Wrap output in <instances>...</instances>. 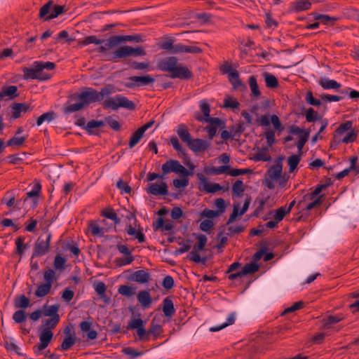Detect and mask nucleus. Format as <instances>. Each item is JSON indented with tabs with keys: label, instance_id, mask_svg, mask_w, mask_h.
Returning a JSON list of instances; mask_svg holds the SVG:
<instances>
[{
	"label": "nucleus",
	"instance_id": "41",
	"mask_svg": "<svg viewBox=\"0 0 359 359\" xmlns=\"http://www.w3.org/2000/svg\"><path fill=\"white\" fill-rule=\"evenodd\" d=\"M56 118V114L53 111H50L41 114L36 120V125L41 126L43 122L50 123Z\"/></svg>",
	"mask_w": 359,
	"mask_h": 359
},
{
	"label": "nucleus",
	"instance_id": "8",
	"mask_svg": "<svg viewBox=\"0 0 359 359\" xmlns=\"http://www.w3.org/2000/svg\"><path fill=\"white\" fill-rule=\"evenodd\" d=\"M194 236L197 239V242L187 258L195 263L205 264L207 262V258L205 257H201L199 252L205 249L208 238L205 235L201 233L194 234Z\"/></svg>",
	"mask_w": 359,
	"mask_h": 359
},
{
	"label": "nucleus",
	"instance_id": "60",
	"mask_svg": "<svg viewBox=\"0 0 359 359\" xmlns=\"http://www.w3.org/2000/svg\"><path fill=\"white\" fill-rule=\"evenodd\" d=\"M244 191L245 188L241 180H238L232 186V191L237 196H241Z\"/></svg>",
	"mask_w": 359,
	"mask_h": 359
},
{
	"label": "nucleus",
	"instance_id": "32",
	"mask_svg": "<svg viewBox=\"0 0 359 359\" xmlns=\"http://www.w3.org/2000/svg\"><path fill=\"white\" fill-rule=\"evenodd\" d=\"M126 231L130 236H134L139 243H143L145 241V236L141 231H137L136 229L128 224L126 227Z\"/></svg>",
	"mask_w": 359,
	"mask_h": 359
},
{
	"label": "nucleus",
	"instance_id": "34",
	"mask_svg": "<svg viewBox=\"0 0 359 359\" xmlns=\"http://www.w3.org/2000/svg\"><path fill=\"white\" fill-rule=\"evenodd\" d=\"M30 305V301L28 297L24 294H21L15 298L14 306L16 309H25Z\"/></svg>",
	"mask_w": 359,
	"mask_h": 359
},
{
	"label": "nucleus",
	"instance_id": "44",
	"mask_svg": "<svg viewBox=\"0 0 359 359\" xmlns=\"http://www.w3.org/2000/svg\"><path fill=\"white\" fill-rule=\"evenodd\" d=\"M314 19L316 20H319L322 23L325 25H334V22L339 19L336 17H330L327 15H323V14H315Z\"/></svg>",
	"mask_w": 359,
	"mask_h": 359
},
{
	"label": "nucleus",
	"instance_id": "33",
	"mask_svg": "<svg viewBox=\"0 0 359 359\" xmlns=\"http://www.w3.org/2000/svg\"><path fill=\"white\" fill-rule=\"evenodd\" d=\"M101 215L112 220L115 224H119L121 223V219L111 208H107L103 210L101 212Z\"/></svg>",
	"mask_w": 359,
	"mask_h": 359
},
{
	"label": "nucleus",
	"instance_id": "40",
	"mask_svg": "<svg viewBox=\"0 0 359 359\" xmlns=\"http://www.w3.org/2000/svg\"><path fill=\"white\" fill-rule=\"evenodd\" d=\"M121 352L128 356V359H135L137 357L142 356L144 354L143 351H138L131 346L124 347Z\"/></svg>",
	"mask_w": 359,
	"mask_h": 359
},
{
	"label": "nucleus",
	"instance_id": "10",
	"mask_svg": "<svg viewBox=\"0 0 359 359\" xmlns=\"http://www.w3.org/2000/svg\"><path fill=\"white\" fill-rule=\"evenodd\" d=\"M162 170L164 174L172 172L186 177L193 175L192 172L187 170L178 161L172 159L167 161L162 165Z\"/></svg>",
	"mask_w": 359,
	"mask_h": 359
},
{
	"label": "nucleus",
	"instance_id": "17",
	"mask_svg": "<svg viewBox=\"0 0 359 359\" xmlns=\"http://www.w3.org/2000/svg\"><path fill=\"white\" fill-rule=\"evenodd\" d=\"M210 144L205 140L196 138L191 139L187 146L193 152L199 153L207 150Z\"/></svg>",
	"mask_w": 359,
	"mask_h": 359
},
{
	"label": "nucleus",
	"instance_id": "35",
	"mask_svg": "<svg viewBox=\"0 0 359 359\" xmlns=\"http://www.w3.org/2000/svg\"><path fill=\"white\" fill-rule=\"evenodd\" d=\"M311 6L309 0H297L292 3L293 10L296 12L309 10Z\"/></svg>",
	"mask_w": 359,
	"mask_h": 359
},
{
	"label": "nucleus",
	"instance_id": "55",
	"mask_svg": "<svg viewBox=\"0 0 359 359\" xmlns=\"http://www.w3.org/2000/svg\"><path fill=\"white\" fill-rule=\"evenodd\" d=\"M179 245H181V247L175 250L174 252L175 255H180L186 252H188L191 248V240L187 239L185 241L180 242Z\"/></svg>",
	"mask_w": 359,
	"mask_h": 359
},
{
	"label": "nucleus",
	"instance_id": "53",
	"mask_svg": "<svg viewBox=\"0 0 359 359\" xmlns=\"http://www.w3.org/2000/svg\"><path fill=\"white\" fill-rule=\"evenodd\" d=\"M89 230L92 235L102 237L104 233V228L100 227L98 224L93 222H90L88 224Z\"/></svg>",
	"mask_w": 359,
	"mask_h": 359
},
{
	"label": "nucleus",
	"instance_id": "62",
	"mask_svg": "<svg viewBox=\"0 0 359 359\" xmlns=\"http://www.w3.org/2000/svg\"><path fill=\"white\" fill-rule=\"evenodd\" d=\"M12 318L16 323H22V322L25 321L27 318V314L23 309H19L13 313Z\"/></svg>",
	"mask_w": 359,
	"mask_h": 359
},
{
	"label": "nucleus",
	"instance_id": "2",
	"mask_svg": "<svg viewBox=\"0 0 359 359\" xmlns=\"http://www.w3.org/2000/svg\"><path fill=\"white\" fill-rule=\"evenodd\" d=\"M114 92L112 85L104 86L100 92L92 88H85L81 93H75L69 97L66 106L64 107V112L70 114L80 111L91 103L102 101L104 97Z\"/></svg>",
	"mask_w": 359,
	"mask_h": 359
},
{
	"label": "nucleus",
	"instance_id": "16",
	"mask_svg": "<svg viewBox=\"0 0 359 359\" xmlns=\"http://www.w3.org/2000/svg\"><path fill=\"white\" fill-rule=\"evenodd\" d=\"M149 194L154 196H165L168 194V185L165 182H162L161 184L157 183L149 184L146 189Z\"/></svg>",
	"mask_w": 359,
	"mask_h": 359
},
{
	"label": "nucleus",
	"instance_id": "13",
	"mask_svg": "<svg viewBox=\"0 0 359 359\" xmlns=\"http://www.w3.org/2000/svg\"><path fill=\"white\" fill-rule=\"evenodd\" d=\"M256 122L261 126H268L271 123L275 130L280 132L284 130V126L282 125L278 116L276 114L271 116L268 114L262 115L260 118L256 119Z\"/></svg>",
	"mask_w": 359,
	"mask_h": 359
},
{
	"label": "nucleus",
	"instance_id": "11",
	"mask_svg": "<svg viewBox=\"0 0 359 359\" xmlns=\"http://www.w3.org/2000/svg\"><path fill=\"white\" fill-rule=\"evenodd\" d=\"M196 118L201 122L209 123V125L205 128V130L208 132V138L210 140L215 136L217 128L221 125L224 124V122L219 118L217 117L205 118H203V116H197Z\"/></svg>",
	"mask_w": 359,
	"mask_h": 359
},
{
	"label": "nucleus",
	"instance_id": "27",
	"mask_svg": "<svg viewBox=\"0 0 359 359\" xmlns=\"http://www.w3.org/2000/svg\"><path fill=\"white\" fill-rule=\"evenodd\" d=\"M130 81H134L137 83V87L148 86L153 83L155 81V79L151 75H145V76H133L129 78Z\"/></svg>",
	"mask_w": 359,
	"mask_h": 359
},
{
	"label": "nucleus",
	"instance_id": "9",
	"mask_svg": "<svg viewBox=\"0 0 359 359\" xmlns=\"http://www.w3.org/2000/svg\"><path fill=\"white\" fill-rule=\"evenodd\" d=\"M53 5V1L50 0L40 8L39 15L43 21H50L65 12V6L60 5H55L53 11H50V8Z\"/></svg>",
	"mask_w": 359,
	"mask_h": 359
},
{
	"label": "nucleus",
	"instance_id": "14",
	"mask_svg": "<svg viewBox=\"0 0 359 359\" xmlns=\"http://www.w3.org/2000/svg\"><path fill=\"white\" fill-rule=\"evenodd\" d=\"M323 195L318 196L314 201L308 204L304 203L302 208H297L299 212H298V217L295 218L297 222L301 220H305L309 217L308 212L316 207L320 206L323 203Z\"/></svg>",
	"mask_w": 359,
	"mask_h": 359
},
{
	"label": "nucleus",
	"instance_id": "56",
	"mask_svg": "<svg viewBox=\"0 0 359 359\" xmlns=\"http://www.w3.org/2000/svg\"><path fill=\"white\" fill-rule=\"evenodd\" d=\"M259 269V266L255 262H252L250 264H246L241 270V273L243 276H246L248 274H252L257 271Z\"/></svg>",
	"mask_w": 359,
	"mask_h": 359
},
{
	"label": "nucleus",
	"instance_id": "28",
	"mask_svg": "<svg viewBox=\"0 0 359 359\" xmlns=\"http://www.w3.org/2000/svg\"><path fill=\"white\" fill-rule=\"evenodd\" d=\"M176 132L181 140L188 145L189 142L191 140V136L187 126L185 124H180Z\"/></svg>",
	"mask_w": 359,
	"mask_h": 359
},
{
	"label": "nucleus",
	"instance_id": "19",
	"mask_svg": "<svg viewBox=\"0 0 359 359\" xmlns=\"http://www.w3.org/2000/svg\"><path fill=\"white\" fill-rule=\"evenodd\" d=\"M120 43L118 36L114 35L104 40L103 45H101L96 49V51L100 53H106L110 49L118 46Z\"/></svg>",
	"mask_w": 359,
	"mask_h": 359
},
{
	"label": "nucleus",
	"instance_id": "31",
	"mask_svg": "<svg viewBox=\"0 0 359 359\" xmlns=\"http://www.w3.org/2000/svg\"><path fill=\"white\" fill-rule=\"evenodd\" d=\"M163 332L162 326L155 323V319H153L150 323V327L148 330V334L152 335L154 339H157Z\"/></svg>",
	"mask_w": 359,
	"mask_h": 359
},
{
	"label": "nucleus",
	"instance_id": "18",
	"mask_svg": "<svg viewBox=\"0 0 359 359\" xmlns=\"http://www.w3.org/2000/svg\"><path fill=\"white\" fill-rule=\"evenodd\" d=\"M197 178L202 183L203 190L207 193H215L222 189V187L218 183L210 184L202 173H197Z\"/></svg>",
	"mask_w": 359,
	"mask_h": 359
},
{
	"label": "nucleus",
	"instance_id": "42",
	"mask_svg": "<svg viewBox=\"0 0 359 359\" xmlns=\"http://www.w3.org/2000/svg\"><path fill=\"white\" fill-rule=\"evenodd\" d=\"M248 83L252 92V95L255 97L260 96L261 92L257 84V77L253 75L250 76L248 79Z\"/></svg>",
	"mask_w": 359,
	"mask_h": 359
},
{
	"label": "nucleus",
	"instance_id": "23",
	"mask_svg": "<svg viewBox=\"0 0 359 359\" xmlns=\"http://www.w3.org/2000/svg\"><path fill=\"white\" fill-rule=\"evenodd\" d=\"M138 302L144 309H148L151 306L152 299L149 290H141L137 295Z\"/></svg>",
	"mask_w": 359,
	"mask_h": 359
},
{
	"label": "nucleus",
	"instance_id": "48",
	"mask_svg": "<svg viewBox=\"0 0 359 359\" xmlns=\"http://www.w3.org/2000/svg\"><path fill=\"white\" fill-rule=\"evenodd\" d=\"M51 287L48 284L41 283L37 287L34 294L37 297H43L50 292Z\"/></svg>",
	"mask_w": 359,
	"mask_h": 359
},
{
	"label": "nucleus",
	"instance_id": "25",
	"mask_svg": "<svg viewBox=\"0 0 359 359\" xmlns=\"http://www.w3.org/2000/svg\"><path fill=\"white\" fill-rule=\"evenodd\" d=\"M163 311L165 316L170 318L175 313L173 302L170 297H165L162 302Z\"/></svg>",
	"mask_w": 359,
	"mask_h": 359
},
{
	"label": "nucleus",
	"instance_id": "52",
	"mask_svg": "<svg viewBox=\"0 0 359 359\" xmlns=\"http://www.w3.org/2000/svg\"><path fill=\"white\" fill-rule=\"evenodd\" d=\"M118 292L123 296L130 297L135 294V288L127 285H121L118 287Z\"/></svg>",
	"mask_w": 359,
	"mask_h": 359
},
{
	"label": "nucleus",
	"instance_id": "20",
	"mask_svg": "<svg viewBox=\"0 0 359 359\" xmlns=\"http://www.w3.org/2000/svg\"><path fill=\"white\" fill-rule=\"evenodd\" d=\"M228 79L234 90H243L246 89V86L241 80L239 73L236 69L230 72L228 75Z\"/></svg>",
	"mask_w": 359,
	"mask_h": 359
},
{
	"label": "nucleus",
	"instance_id": "47",
	"mask_svg": "<svg viewBox=\"0 0 359 359\" xmlns=\"http://www.w3.org/2000/svg\"><path fill=\"white\" fill-rule=\"evenodd\" d=\"M25 240V238L24 236H19L15 239V254L22 256L24 251L28 248V245L24 243Z\"/></svg>",
	"mask_w": 359,
	"mask_h": 359
},
{
	"label": "nucleus",
	"instance_id": "26",
	"mask_svg": "<svg viewBox=\"0 0 359 359\" xmlns=\"http://www.w3.org/2000/svg\"><path fill=\"white\" fill-rule=\"evenodd\" d=\"M225 226H222L219 229V232L216 236V240L217 241V244L215 245V248L218 250H221L222 252V249L224 248L225 244L228 241L227 233L224 234Z\"/></svg>",
	"mask_w": 359,
	"mask_h": 359
},
{
	"label": "nucleus",
	"instance_id": "58",
	"mask_svg": "<svg viewBox=\"0 0 359 359\" xmlns=\"http://www.w3.org/2000/svg\"><path fill=\"white\" fill-rule=\"evenodd\" d=\"M27 139V137L22 136V137H17L15 135L12 138L8 140L6 142V146L8 147H13V146H21L24 144Z\"/></svg>",
	"mask_w": 359,
	"mask_h": 359
},
{
	"label": "nucleus",
	"instance_id": "64",
	"mask_svg": "<svg viewBox=\"0 0 359 359\" xmlns=\"http://www.w3.org/2000/svg\"><path fill=\"white\" fill-rule=\"evenodd\" d=\"M287 214H289V212L286 210L285 206H281L275 210L273 218L275 220L280 222Z\"/></svg>",
	"mask_w": 359,
	"mask_h": 359
},
{
	"label": "nucleus",
	"instance_id": "37",
	"mask_svg": "<svg viewBox=\"0 0 359 359\" xmlns=\"http://www.w3.org/2000/svg\"><path fill=\"white\" fill-rule=\"evenodd\" d=\"M266 86L269 88H276L278 86V81L277 78L272 74L265 72L263 74Z\"/></svg>",
	"mask_w": 359,
	"mask_h": 359
},
{
	"label": "nucleus",
	"instance_id": "21",
	"mask_svg": "<svg viewBox=\"0 0 359 359\" xmlns=\"http://www.w3.org/2000/svg\"><path fill=\"white\" fill-rule=\"evenodd\" d=\"M65 337L61 345L59 347V349H60L62 351L69 350L71 347H72L75 344L76 340L75 335H72L70 333V330L68 327H67L65 330Z\"/></svg>",
	"mask_w": 359,
	"mask_h": 359
},
{
	"label": "nucleus",
	"instance_id": "43",
	"mask_svg": "<svg viewBox=\"0 0 359 359\" xmlns=\"http://www.w3.org/2000/svg\"><path fill=\"white\" fill-rule=\"evenodd\" d=\"M235 314L232 313L228 316L226 321L225 323L220 325L211 327H210L209 330L212 332H218L225 328L226 327L233 324L235 322Z\"/></svg>",
	"mask_w": 359,
	"mask_h": 359
},
{
	"label": "nucleus",
	"instance_id": "51",
	"mask_svg": "<svg viewBox=\"0 0 359 359\" xmlns=\"http://www.w3.org/2000/svg\"><path fill=\"white\" fill-rule=\"evenodd\" d=\"M57 279V278L55 276V272L53 269H48L43 272V280L45 283L50 285V286L52 287L53 282Z\"/></svg>",
	"mask_w": 359,
	"mask_h": 359
},
{
	"label": "nucleus",
	"instance_id": "61",
	"mask_svg": "<svg viewBox=\"0 0 359 359\" xmlns=\"http://www.w3.org/2000/svg\"><path fill=\"white\" fill-rule=\"evenodd\" d=\"M104 42V39H97L96 36L91 35L86 37L81 42V43L84 46H87L88 44L94 43L96 45L102 44Z\"/></svg>",
	"mask_w": 359,
	"mask_h": 359
},
{
	"label": "nucleus",
	"instance_id": "4",
	"mask_svg": "<svg viewBox=\"0 0 359 359\" xmlns=\"http://www.w3.org/2000/svg\"><path fill=\"white\" fill-rule=\"evenodd\" d=\"M55 68V64L52 62L36 61L32 64V67H23V79H37L39 81H47L50 79L51 75L43 72L44 69L53 70Z\"/></svg>",
	"mask_w": 359,
	"mask_h": 359
},
{
	"label": "nucleus",
	"instance_id": "22",
	"mask_svg": "<svg viewBox=\"0 0 359 359\" xmlns=\"http://www.w3.org/2000/svg\"><path fill=\"white\" fill-rule=\"evenodd\" d=\"M128 279L141 284L147 283L150 279V274L144 270H138L130 274Z\"/></svg>",
	"mask_w": 359,
	"mask_h": 359
},
{
	"label": "nucleus",
	"instance_id": "57",
	"mask_svg": "<svg viewBox=\"0 0 359 359\" xmlns=\"http://www.w3.org/2000/svg\"><path fill=\"white\" fill-rule=\"evenodd\" d=\"M240 106L239 102L229 96H227L224 100L223 107L225 108H231L232 109H238Z\"/></svg>",
	"mask_w": 359,
	"mask_h": 359
},
{
	"label": "nucleus",
	"instance_id": "24",
	"mask_svg": "<svg viewBox=\"0 0 359 359\" xmlns=\"http://www.w3.org/2000/svg\"><path fill=\"white\" fill-rule=\"evenodd\" d=\"M92 323L87 320H83L79 324L81 330L83 332H87V339L93 340L97 337V332L95 330L91 329Z\"/></svg>",
	"mask_w": 359,
	"mask_h": 359
},
{
	"label": "nucleus",
	"instance_id": "39",
	"mask_svg": "<svg viewBox=\"0 0 359 359\" xmlns=\"http://www.w3.org/2000/svg\"><path fill=\"white\" fill-rule=\"evenodd\" d=\"M344 318L342 314L336 316H328L323 319V325L325 328H328L330 325L337 323Z\"/></svg>",
	"mask_w": 359,
	"mask_h": 359
},
{
	"label": "nucleus",
	"instance_id": "1",
	"mask_svg": "<svg viewBox=\"0 0 359 359\" xmlns=\"http://www.w3.org/2000/svg\"><path fill=\"white\" fill-rule=\"evenodd\" d=\"M41 310L44 316L50 318L42 320L41 325L38 327L39 343L32 347V351L36 355H41L42 351L48 346L53 337V330L60 322L58 304L50 306L44 304Z\"/></svg>",
	"mask_w": 359,
	"mask_h": 359
},
{
	"label": "nucleus",
	"instance_id": "49",
	"mask_svg": "<svg viewBox=\"0 0 359 359\" xmlns=\"http://www.w3.org/2000/svg\"><path fill=\"white\" fill-rule=\"evenodd\" d=\"M306 120L309 123L315 122L316 121H319L322 116L318 114V113L315 111L313 108H309L306 110L305 112Z\"/></svg>",
	"mask_w": 359,
	"mask_h": 359
},
{
	"label": "nucleus",
	"instance_id": "36",
	"mask_svg": "<svg viewBox=\"0 0 359 359\" xmlns=\"http://www.w3.org/2000/svg\"><path fill=\"white\" fill-rule=\"evenodd\" d=\"M120 43H125L127 41L141 43L144 41L142 36L141 34L135 35H117Z\"/></svg>",
	"mask_w": 359,
	"mask_h": 359
},
{
	"label": "nucleus",
	"instance_id": "59",
	"mask_svg": "<svg viewBox=\"0 0 359 359\" xmlns=\"http://www.w3.org/2000/svg\"><path fill=\"white\" fill-rule=\"evenodd\" d=\"M4 94L6 97H9L11 100L15 98L18 96V87L15 86H9L8 87L2 88Z\"/></svg>",
	"mask_w": 359,
	"mask_h": 359
},
{
	"label": "nucleus",
	"instance_id": "50",
	"mask_svg": "<svg viewBox=\"0 0 359 359\" xmlns=\"http://www.w3.org/2000/svg\"><path fill=\"white\" fill-rule=\"evenodd\" d=\"M144 132L139 128L131 136L129 141V148H133L141 140L144 135Z\"/></svg>",
	"mask_w": 359,
	"mask_h": 359
},
{
	"label": "nucleus",
	"instance_id": "7",
	"mask_svg": "<svg viewBox=\"0 0 359 359\" xmlns=\"http://www.w3.org/2000/svg\"><path fill=\"white\" fill-rule=\"evenodd\" d=\"M147 55L143 46L132 47L130 46H122L114 50L111 54V60L126 58L129 56L140 57Z\"/></svg>",
	"mask_w": 359,
	"mask_h": 359
},
{
	"label": "nucleus",
	"instance_id": "30",
	"mask_svg": "<svg viewBox=\"0 0 359 359\" xmlns=\"http://www.w3.org/2000/svg\"><path fill=\"white\" fill-rule=\"evenodd\" d=\"M268 147H262L253 156L255 161H270L271 160V156L268 154Z\"/></svg>",
	"mask_w": 359,
	"mask_h": 359
},
{
	"label": "nucleus",
	"instance_id": "12",
	"mask_svg": "<svg viewBox=\"0 0 359 359\" xmlns=\"http://www.w3.org/2000/svg\"><path fill=\"white\" fill-rule=\"evenodd\" d=\"M138 318L131 320L128 325V330H136L137 334L141 341H149V337L148 330H146L144 327V322L140 318V313L137 314Z\"/></svg>",
	"mask_w": 359,
	"mask_h": 359
},
{
	"label": "nucleus",
	"instance_id": "63",
	"mask_svg": "<svg viewBox=\"0 0 359 359\" xmlns=\"http://www.w3.org/2000/svg\"><path fill=\"white\" fill-rule=\"evenodd\" d=\"M357 132L354 130H351V131L348 132L347 134L342 138L340 137V140L341 143H351L353 142L356 140L357 138Z\"/></svg>",
	"mask_w": 359,
	"mask_h": 359
},
{
	"label": "nucleus",
	"instance_id": "3",
	"mask_svg": "<svg viewBox=\"0 0 359 359\" xmlns=\"http://www.w3.org/2000/svg\"><path fill=\"white\" fill-rule=\"evenodd\" d=\"M160 70L169 72L172 79L189 80L193 77V73L189 69L178 63L176 57L171 56L160 60L158 63Z\"/></svg>",
	"mask_w": 359,
	"mask_h": 359
},
{
	"label": "nucleus",
	"instance_id": "45",
	"mask_svg": "<svg viewBox=\"0 0 359 359\" xmlns=\"http://www.w3.org/2000/svg\"><path fill=\"white\" fill-rule=\"evenodd\" d=\"M66 259L60 254H57L54 259L53 267L56 271H62L65 269Z\"/></svg>",
	"mask_w": 359,
	"mask_h": 359
},
{
	"label": "nucleus",
	"instance_id": "38",
	"mask_svg": "<svg viewBox=\"0 0 359 359\" xmlns=\"http://www.w3.org/2000/svg\"><path fill=\"white\" fill-rule=\"evenodd\" d=\"M170 143L173 148L179 153L180 157L184 159L188 158L185 149L182 147L177 137H172L170 138Z\"/></svg>",
	"mask_w": 359,
	"mask_h": 359
},
{
	"label": "nucleus",
	"instance_id": "5",
	"mask_svg": "<svg viewBox=\"0 0 359 359\" xmlns=\"http://www.w3.org/2000/svg\"><path fill=\"white\" fill-rule=\"evenodd\" d=\"M51 238L52 233L48 229L43 231L34 243L32 259L43 256L49 252Z\"/></svg>",
	"mask_w": 359,
	"mask_h": 359
},
{
	"label": "nucleus",
	"instance_id": "6",
	"mask_svg": "<svg viewBox=\"0 0 359 359\" xmlns=\"http://www.w3.org/2000/svg\"><path fill=\"white\" fill-rule=\"evenodd\" d=\"M102 105L104 109H111L114 111L121 107L128 110H134L135 109V103L121 95H116L114 97L104 100Z\"/></svg>",
	"mask_w": 359,
	"mask_h": 359
},
{
	"label": "nucleus",
	"instance_id": "15",
	"mask_svg": "<svg viewBox=\"0 0 359 359\" xmlns=\"http://www.w3.org/2000/svg\"><path fill=\"white\" fill-rule=\"evenodd\" d=\"M284 156H278L274 161V164L271 165L267 170L269 177L273 180L276 181L280 179L283 173V161Z\"/></svg>",
	"mask_w": 359,
	"mask_h": 359
},
{
	"label": "nucleus",
	"instance_id": "54",
	"mask_svg": "<svg viewBox=\"0 0 359 359\" xmlns=\"http://www.w3.org/2000/svg\"><path fill=\"white\" fill-rule=\"evenodd\" d=\"M301 161V156L293 154L288 157L287 163L290 167V172H292L297 167Z\"/></svg>",
	"mask_w": 359,
	"mask_h": 359
},
{
	"label": "nucleus",
	"instance_id": "46",
	"mask_svg": "<svg viewBox=\"0 0 359 359\" xmlns=\"http://www.w3.org/2000/svg\"><path fill=\"white\" fill-rule=\"evenodd\" d=\"M353 122L351 121H346L345 123H343L339 125V126L336 129L334 135H337L340 137L343 135L346 132L352 129Z\"/></svg>",
	"mask_w": 359,
	"mask_h": 359
},
{
	"label": "nucleus",
	"instance_id": "29",
	"mask_svg": "<svg viewBox=\"0 0 359 359\" xmlns=\"http://www.w3.org/2000/svg\"><path fill=\"white\" fill-rule=\"evenodd\" d=\"M319 85L325 90L328 89H339L341 86V83L334 80L329 79L327 78H320L318 81Z\"/></svg>",
	"mask_w": 359,
	"mask_h": 359
}]
</instances>
